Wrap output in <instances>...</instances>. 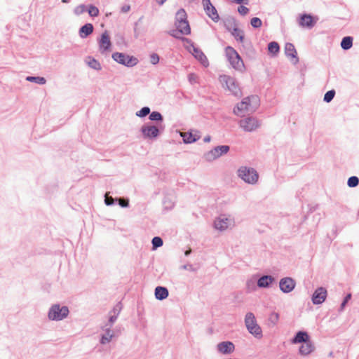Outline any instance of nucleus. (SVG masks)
<instances>
[{"instance_id":"nucleus-40","label":"nucleus","mask_w":359,"mask_h":359,"mask_svg":"<svg viewBox=\"0 0 359 359\" xmlns=\"http://www.w3.org/2000/svg\"><path fill=\"white\" fill-rule=\"evenodd\" d=\"M359 184V179L356 176H352L348 178L347 184L349 187H355Z\"/></svg>"},{"instance_id":"nucleus-59","label":"nucleus","mask_w":359,"mask_h":359,"mask_svg":"<svg viewBox=\"0 0 359 359\" xmlns=\"http://www.w3.org/2000/svg\"><path fill=\"white\" fill-rule=\"evenodd\" d=\"M135 37H137V36H138V35H137V32H136V29H135Z\"/></svg>"},{"instance_id":"nucleus-20","label":"nucleus","mask_w":359,"mask_h":359,"mask_svg":"<svg viewBox=\"0 0 359 359\" xmlns=\"http://www.w3.org/2000/svg\"><path fill=\"white\" fill-rule=\"evenodd\" d=\"M111 47V41L109 34L107 32L102 33L101 38L99 41L100 51L102 53L109 50Z\"/></svg>"},{"instance_id":"nucleus-22","label":"nucleus","mask_w":359,"mask_h":359,"mask_svg":"<svg viewBox=\"0 0 359 359\" xmlns=\"http://www.w3.org/2000/svg\"><path fill=\"white\" fill-rule=\"evenodd\" d=\"M275 278L270 275H264L257 280V286L259 288H268L271 286Z\"/></svg>"},{"instance_id":"nucleus-11","label":"nucleus","mask_w":359,"mask_h":359,"mask_svg":"<svg viewBox=\"0 0 359 359\" xmlns=\"http://www.w3.org/2000/svg\"><path fill=\"white\" fill-rule=\"evenodd\" d=\"M111 57L113 60L116 62L128 67H134L138 63V60L137 57L134 56H130L123 53H114Z\"/></svg>"},{"instance_id":"nucleus-49","label":"nucleus","mask_w":359,"mask_h":359,"mask_svg":"<svg viewBox=\"0 0 359 359\" xmlns=\"http://www.w3.org/2000/svg\"><path fill=\"white\" fill-rule=\"evenodd\" d=\"M118 204L123 208H127L129 205V202L127 199L119 198Z\"/></svg>"},{"instance_id":"nucleus-31","label":"nucleus","mask_w":359,"mask_h":359,"mask_svg":"<svg viewBox=\"0 0 359 359\" xmlns=\"http://www.w3.org/2000/svg\"><path fill=\"white\" fill-rule=\"evenodd\" d=\"M313 351V346L311 342L306 341L299 348V353L302 355H306Z\"/></svg>"},{"instance_id":"nucleus-53","label":"nucleus","mask_w":359,"mask_h":359,"mask_svg":"<svg viewBox=\"0 0 359 359\" xmlns=\"http://www.w3.org/2000/svg\"><path fill=\"white\" fill-rule=\"evenodd\" d=\"M130 6L129 5H125L121 8V11L123 13H127L130 11Z\"/></svg>"},{"instance_id":"nucleus-15","label":"nucleus","mask_w":359,"mask_h":359,"mask_svg":"<svg viewBox=\"0 0 359 359\" xmlns=\"http://www.w3.org/2000/svg\"><path fill=\"white\" fill-rule=\"evenodd\" d=\"M204 11L206 14L214 21L217 22L219 19L217 11L210 2V0H202Z\"/></svg>"},{"instance_id":"nucleus-24","label":"nucleus","mask_w":359,"mask_h":359,"mask_svg":"<svg viewBox=\"0 0 359 359\" xmlns=\"http://www.w3.org/2000/svg\"><path fill=\"white\" fill-rule=\"evenodd\" d=\"M93 25L91 23H87L82 26L79 31V36L81 39H85L90 35L93 32Z\"/></svg>"},{"instance_id":"nucleus-16","label":"nucleus","mask_w":359,"mask_h":359,"mask_svg":"<svg viewBox=\"0 0 359 359\" xmlns=\"http://www.w3.org/2000/svg\"><path fill=\"white\" fill-rule=\"evenodd\" d=\"M296 285L294 280L290 277L281 278L279 282L280 290L284 293L292 292Z\"/></svg>"},{"instance_id":"nucleus-44","label":"nucleus","mask_w":359,"mask_h":359,"mask_svg":"<svg viewBox=\"0 0 359 359\" xmlns=\"http://www.w3.org/2000/svg\"><path fill=\"white\" fill-rule=\"evenodd\" d=\"M335 95V91L334 90H331L327 91L324 95V101L326 102H330L332 100Z\"/></svg>"},{"instance_id":"nucleus-56","label":"nucleus","mask_w":359,"mask_h":359,"mask_svg":"<svg viewBox=\"0 0 359 359\" xmlns=\"http://www.w3.org/2000/svg\"><path fill=\"white\" fill-rule=\"evenodd\" d=\"M191 249L189 248V249H188L187 250H186L184 252V255L185 256H189L191 254Z\"/></svg>"},{"instance_id":"nucleus-41","label":"nucleus","mask_w":359,"mask_h":359,"mask_svg":"<svg viewBox=\"0 0 359 359\" xmlns=\"http://www.w3.org/2000/svg\"><path fill=\"white\" fill-rule=\"evenodd\" d=\"M149 119L151 121H163V116L158 111H153L149 114Z\"/></svg>"},{"instance_id":"nucleus-47","label":"nucleus","mask_w":359,"mask_h":359,"mask_svg":"<svg viewBox=\"0 0 359 359\" xmlns=\"http://www.w3.org/2000/svg\"><path fill=\"white\" fill-rule=\"evenodd\" d=\"M279 318V315L277 313H272L269 316V320L273 323L276 324Z\"/></svg>"},{"instance_id":"nucleus-54","label":"nucleus","mask_w":359,"mask_h":359,"mask_svg":"<svg viewBox=\"0 0 359 359\" xmlns=\"http://www.w3.org/2000/svg\"><path fill=\"white\" fill-rule=\"evenodd\" d=\"M234 1L237 4H248V0H234Z\"/></svg>"},{"instance_id":"nucleus-52","label":"nucleus","mask_w":359,"mask_h":359,"mask_svg":"<svg viewBox=\"0 0 359 359\" xmlns=\"http://www.w3.org/2000/svg\"><path fill=\"white\" fill-rule=\"evenodd\" d=\"M188 79H189V81L191 83H194L196 82V80H197V76L195 74H189V76H188Z\"/></svg>"},{"instance_id":"nucleus-21","label":"nucleus","mask_w":359,"mask_h":359,"mask_svg":"<svg viewBox=\"0 0 359 359\" xmlns=\"http://www.w3.org/2000/svg\"><path fill=\"white\" fill-rule=\"evenodd\" d=\"M285 53L288 57L292 58V63L297 64L299 62L297 50L292 43H287L285 44Z\"/></svg>"},{"instance_id":"nucleus-19","label":"nucleus","mask_w":359,"mask_h":359,"mask_svg":"<svg viewBox=\"0 0 359 359\" xmlns=\"http://www.w3.org/2000/svg\"><path fill=\"white\" fill-rule=\"evenodd\" d=\"M235 346L231 341H222L217 345V351L222 354H230L233 352Z\"/></svg>"},{"instance_id":"nucleus-1","label":"nucleus","mask_w":359,"mask_h":359,"mask_svg":"<svg viewBox=\"0 0 359 359\" xmlns=\"http://www.w3.org/2000/svg\"><path fill=\"white\" fill-rule=\"evenodd\" d=\"M259 105V100L257 96L252 95L245 97L233 109V113L238 116H245L253 113Z\"/></svg>"},{"instance_id":"nucleus-27","label":"nucleus","mask_w":359,"mask_h":359,"mask_svg":"<svg viewBox=\"0 0 359 359\" xmlns=\"http://www.w3.org/2000/svg\"><path fill=\"white\" fill-rule=\"evenodd\" d=\"M175 26L181 34L188 35L191 33V29L188 21L175 22Z\"/></svg>"},{"instance_id":"nucleus-26","label":"nucleus","mask_w":359,"mask_h":359,"mask_svg":"<svg viewBox=\"0 0 359 359\" xmlns=\"http://www.w3.org/2000/svg\"><path fill=\"white\" fill-rule=\"evenodd\" d=\"M169 292L166 287L158 286L155 289V297L158 300H163L168 297Z\"/></svg>"},{"instance_id":"nucleus-13","label":"nucleus","mask_w":359,"mask_h":359,"mask_svg":"<svg viewBox=\"0 0 359 359\" xmlns=\"http://www.w3.org/2000/svg\"><path fill=\"white\" fill-rule=\"evenodd\" d=\"M190 47L188 48L189 51L192 53L195 58H196L204 67H208L209 63L206 56L198 48L194 46L193 43H189Z\"/></svg>"},{"instance_id":"nucleus-37","label":"nucleus","mask_w":359,"mask_h":359,"mask_svg":"<svg viewBox=\"0 0 359 359\" xmlns=\"http://www.w3.org/2000/svg\"><path fill=\"white\" fill-rule=\"evenodd\" d=\"M150 114V108L148 107H142L140 111H137L135 113V115L138 117H145L148 114Z\"/></svg>"},{"instance_id":"nucleus-10","label":"nucleus","mask_w":359,"mask_h":359,"mask_svg":"<svg viewBox=\"0 0 359 359\" xmlns=\"http://www.w3.org/2000/svg\"><path fill=\"white\" fill-rule=\"evenodd\" d=\"M229 149L230 148L228 145L215 147L212 149L205 153L203 155V158L208 162H212L226 154Z\"/></svg>"},{"instance_id":"nucleus-3","label":"nucleus","mask_w":359,"mask_h":359,"mask_svg":"<svg viewBox=\"0 0 359 359\" xmlns=\"http://www.w3.org/2000/svg\"><path fill=\"white\" fill-rule=\"evenodd\" d=\"M237 176L246 184L255 185L258 182L259 174L257 171L251 167L241 166L236 172Z\"/></svg>"},{"instance_id":"nucleus-29","label":"nucleus","mask_w":359,"mask_h":359,"mask_svg":"<svg viewBox=\"0 0 359 359\" xmlns=\"http://www.w3.org/2000/svg\"><path fill=\"white\" fill-rule=\"evenodd\" d=\"M299 25L311 28L314 25L312 17L307 14L302 15L300 18Z\"/></svg>"},{"instance_id":"nucleus-46","label":"nucleus","mask_w":359,"mask_h":359,"mask_svg":"<svg viewBox=\"0 0 359 359\" xmlns=\"http://www.w3.org/2000/svg\"><path fill=\"white\" fill-rule=\"evenodd\" d=\"M351 294H348L346 297L344 298V301L342 302L341 306H340V311H342L345 306H346V304H347V302L351 299Z\"/></svg>"},{"instance_id":"nucleus-45","label":"nucleus","mask_w":359,"mask_h":359,"mask_svg":"<svg viewBox=\"0 0 359 359\" xmlns=\"http://www.w3.org/2000/svg\"><path fill=\"white\" fill-rule=\"evenodd\" d=\"M150 62L152 65H156L159 62V56L156 53H152L150 55Z\"/></svg>"},{"instance_id":"nucleus-12","label":"nucleus","mask_w":359,"mask_h":359,"mask_svg":"<svg viewBox=\"0 0 359 359\" xmlns=\"http://www.w3.org/2000/svg\"><path fill=\"white\" fill-rule=\"evenodd\" d=\"M239 126L246 132H252L260 126V123L255 117L250 116L241 119Z\"/></svg>"},{"instance_id":"nucleus-32","label":"nucleus","mask_w":359,"mask_h":359,"mask_svg":"<svg viewBox=\"0 0 359 359\" xmlns=\"http://www.w3.org/2000/svg\"><path fill=\"white\" fill-rule=\"evenodd\" d=\"M353 46V38L351 36H345L342 39L341 42V47L344 50H348Z\"/></svg>"},{"instance_id":"nucleus-7","label":"nucleus","mask_w":359,"mask_h":359,"mask_svg":"<svg viewBox=\"0 0 359 359\" xmlns=\"http://www.w3.org/2000/svg\"><path fill=\"white\" fill-rule=\"evenodd\" d=\"M140 133L144 140L153 141L156 140L160 135L161 129L158 126L151 123H147L141 127Z\"/></svg>"},{"instance_id":"nucleus-42","label":"nucleus","mask_w":359,"mask_h":359,"mask_svg":"<svg viewBox=\"0 0 359 359\" xmlns=\"http://www.w3.org/2000/svg\"><path fill=\"white\" fill-rule=\"evenodd\" d=\"M86 11H87L86 6L84 4H80V5L77 6L76 7H75V8L74 9V13L78 16V15H81Z\"/></svg>"},{"instance_id":"nucleus-33","label":"nucleus","mask_w":359,"mask_h":359,"mask_svg":"<svg viewBox=\"0 0 359 359\" xmlns=\"http://www.w3.org/2000/svg\"><path fill=\"white\" fill-rule=\"evenodd\" d=\"M268 50L273 55H276L280 50L279 45L277 42L272 41L268 44Z\"/></svg>"},{"instance_id":"nucleus-25","label":"nucleus","mask_w":359,"mask_h":359,"mask_svg":"<svg viewBox=\"0 0 359 359\" xmlns=\"http://www.w3.org/2000/svg\"><path fill=\"white\" fill-rule=\"evenodd\" d=\"M86 64L91 69L100 71L102 69L101 64L98 60L91 56H88L85 59Z\"/></svg>"},{"instance_id":"nucleus-14","label":"nucleus","mask_w":359,"mask_h":359,"mask_svg":"<svg viewBox=\"0 0 359 359\" xmlns=\"http://www.w3.org/2000/svg\"><path fill=\"white\" fill-rule=\"evenodd\" d=\"M121 307L118 304L108 313V320L104 322L102 325L113 328L114 324L116 323L118 315L121 312Z\"/></svg>"},{"instance_id":"nucleus-18","label":"nucleus","mask_w":359,"mask_h":359,"mask_svg":"<svg viewBox=\"0 0 359 359\" xmlns=\"http://www.w3.org/2000/svg\"><path fill=\"white\" fill-rule=\"evenodd\" d=\"M327 297V290L325 288L320 287L316 290L312 297L313 304H320L325 302Z\"/></svg>"},{"instance_id":"nucleus-30","label":"nucleus","mask_w":359,"mask_h":359,"mask_svg":"<svg viewBox=\"0 0 359 359\" xmlns=\"http://www.w3.org/2000/svg\"><path fill=\"white\" fill-rule=\"evenodd\" d=\"M309 336L306 332L303 331L298 332L294 339L292 340L293 344H299L308 341Z\"/></svg>"},{"instance_id":"nucleus-28","label":"nucleus","mask_w":359,"mask_h":359,"mask_svg":"<svg viewBox=\"0 0 359 359\" xmlns=\"http://www.w3.org/2000/svg\"><path fill=\"white\" fill-rule=\"evenodd\" d=\"M229 31L231 32L232 36L235 38V39L237 41H239L241 43H243L244 41L245 34L243 30H242L241 29L238 28L235 25L233 28L231 30L229 29Z\"/></svg>"},{"instance_id":"nucleus-48","label":"nucleus","mask_w":359,"mask_h":359,"mask_svg":"<svg viewBox=\"0 0 359 359\" xmlns=\"http://www.w3.org/2000/svg\"><path fill=\"white\" fill-rule=\"evenodd\" d=\"M238 11L241 15H245L249 12V9L244 6H240L238 8Z\"/></svg>"},{"instance_id":"nucleus-4","label":"nucleus","mask_w":359,"mask_h":359,"mask_svg":"<svg viewBox=\"0 0 359 359\" xmlns=\"http://www.w3.org/2000/svg\"><path fill=\"white\" fill-rule=\"evenodd\" d=\"M225 55L231 67L235 70L243 72L245 67L237 51L231 46H227L225 48Z\"/></svg>"},{"instance_id":"nucleus-55","label":"nucleus","mask_w":359,"mask_h":359,"mask_svg":"<svg viewBox=\"0 0 359 359\" xmlns=\"http://www.w3.org/2000/svg\"><path fill=\"white\" fill-rule=\"evenodd\" d=\"M210 140H211V137L210 135H208V136L205 137L204 139H203V141L205 142H210Z\"/></svg>"},{"instance_id":"nucleus-34","label":"nucleus","mask_w":359,"mask_h":359,"mask_svg":"<svg viewBox=\"0 0 359 359\" xmlns=\"http://www.w3.org/2000/svg\"><path fill=\"white\" fill-rule=\"evenodd\" d=\"M26 80L30 82H34L40 85H43L46 83V80L44 77L41 76H27Z\"/></svg>"},{"instance_id":"nucleus-2","label":"nucleus","mask_w":359,"mask_h":359,"mask_svg":"<svg viewBox=\"0 0 359 359\" xmlns=\"http://www.w3.org/2000/svg\"><path fill=\"white\" fill-rule=\"evenodd\" d=\"M236 222L234 217L230 214H220L215 217L213 222L214 229L219 232H224L234 228Z\"/></svg>"},{"instance_id":"nucleus-5","label":"nucleus","mask_w":359,"mask_h":359,"mask_svg":"<svg viewBox=\"0 0 359 359\" xmlns=\"http://www.w3.org/2000/svg\"><path fill=\"white\" fill-rule=\"evenodd\" d=\"M245 325L248 331L257 339L262 337V330L258 325L255 314L252 312H247L244 318Z\"/></svg>"},{"instance_id":"nucleus-36","label":"nucleus","mask_w":359,"mask_h":359,"mask_svg":"<svg viewBox=\"0 0 359 359\" xmlns=\"http://www.w3.org/2000/svg\"><path fill=\"white\" fill-rule=\"evenodd\" d=\"M151 243H152L153 250H156V248L162 246L163 242V240L161 238H160L158 236H156V237L153 238V239L151 241Z\"/></svg>"},{"instance_id":"nucleus-57","label":"nucleus","mask_w":359,"mask_h":359,"mask_svg":"<svg viewBox=\"0 0 359 359\" xmlns=\"http://www.w3.org/2000/svg\"><path fill=\"white\" fill-rule=\"evenodd\" d=\"M158 1V3L161 5L163 4V3L166 1V0H156Z\"/></svg>"},{"instance_id":"nucleus-50","label":"nucleus","mask_w":359,"mask_h":359,"mask_svg":"<svg viewBox=\"0 0 359 359\" xmlns=\"http://www.w3.org/2000/svg\"><path fill=\"white\" fill-rule=\"evenodd\" d=\"M104 203L107 205H111L114 203V199L111 196H105Z\"/></svg>"},{"instance_id":"nucleus-35","label":"nucleus","mask_w":359,"mask_h":359,"mask_svg":"<svg viewBox=\"0 0 359 359\" xmlns=\"http://www.w3.org/2000/svg\"><path fill=\"white\" fill-rule=\"evenodd\" d=\"M176 22H182L187 20V13L184 9H180L176 13Z\"/></svg>"},{"instance_id":"nucleus-43","label":"nucleus","mask_w":359,"mask_h":359,"mask_svg":"<svg viewBox=\"0 0 359 359\" xmlns=\"http://www.w3.org/2000/svg\"><path fill=\"white\" fill-rule=\"evenodd\" d=\"M250 25L254 28H259L262 25V22L260 18L255 17L251 19Z\"/></svg>"},{"instance_id":"nucleus-8","label":"nucleus","mask_w":359,"mask_h":359,"mask_svg":"<svg viewBox=\"0 0 359 359\" xmlns=\"http://www.w3.org/2000/svg\"><path fill=\"white\" fill-rule=\"evenodd\" d=\"M219 81L222 87L228 90L233 95H240L241 90L234 78L228 75H222L219 77Z\"/></svg>"},{"instance_id":"nucleus-39","label":"nucleus","mask_w":359,"mask_h":359,"mask_svg":"<svg viewBox=\"0 0 359 359\" xmlns=\"http://www.w3.org/2000/svg\"><path fill=\"white\" fill-rule=\"evenodd\" d=\"M169 34H170L172 36H173V37H175V38H176V39H182V41H186V42H187V43H191V40H189V39L184 38V37H181V36H180V31H179L177 29H174V30H171V31L169 32Z\"/></svg>"},{"instance_id":"nucleus-23","label":"nucleus","mask_w":359,"mask_h":359,"mask_svg":"<svg viewBox=\"0 0 359 359\" xmlns=\"http://www.w3.org/2000/svg\"><path fill=\"white\" fill-rule=\"evenodd\" d=\"M257 280L258 279L257 278V276L255 275L247 279L245 283V288L248 292H252L257 290V288L258 287Z\"/></svg>"},{"instance_id":"nucleus-58","label":"nucleus","mask_w":359,"mask_h":359,"mask_svg":"<svg viewBox=\"0 0 359 359\" xmlns=\"http://www.w3.org/2000/svg\"><path fill=\"white\" fill-rule=\"evenodd\" d=\"M69 1L70 0H62V2L65 4L69 3Z\"/></svg>"},{"instance_id":"nucleus-51","label":"nucleus","mask_w":359,"mask_h":359,"mask_svg":"<svg viewBox=\"0 0 359 359\" xmlns=\"http://www.w3.org/2000/svg\"><path fill=\"white\" fill-rule=\"evenodd\" d=\"M180 268L182 269L188 270V271H190L192 272H194L196 271V269L194 268L192 264H184V265L181 266Z\"/></svg>"},{"instance_id":"nucleus-38","label":"nucleus","mask_w":359,"mask_h":359,"mask_svg":"<svg viewBox=\"0 0 359 359\" xmlns=\"http://www.w3.org/2000/svg\"><path fill=\"white\" fill-rule=\"evenodd\" d=\"M87 11L91 17H96L99 15V9L93 5H89Z\"/></svg>"},{"instance_id":"nucleus-9","label":"nucleus","mask_w":359,"mask_h":359,"mask_svg":"<svg viewBox=\"0 0 359 359\" xmlns=\"http://www.w3.org/2000/svg\"><path fill=\"white\" fill-rule=\"evenodd\" d=\"M100 330L99 342L102 346L110 344L118 335L115 329L102 325L100 326Z\"/></svg>"},{"instance_id":"nucleus-17","label":"nucleus","mask_w":359,"mask_h":359,"mask_svg":"<svg viewBox=\"0 0 359 359\" xmlns=\"http://www.w3.org/2000/svg\"><path fill=\"white\" fill-rule=\"evenodd\" d=\"M180 135L185 144L194 143L201 138L200 133L198 130H194V132H180Z\"/></svg>"},{"instance_id":"nucleus-6","label":"nucleus","mask_w":359,"mask_h":359,"mask_svg":"<svg viewBox=\"0 0 359 359\" xmlns=\"http://www.w3.org/2000/svg\"><path fill=\"white\" fill-rule=\"evenodd\" d=\"M69 311L67 306H60L55 304L51 306L48 311V318L50 320L60 321L66 318L69 315Z\"/></svg>"}]
</instances>
